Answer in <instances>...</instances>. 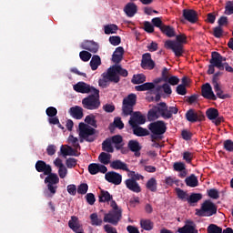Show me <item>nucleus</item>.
Wrapping results in <instances>:
<instances>
[{
    "instance_id": "f03ea898",
    "label": "nucleus",
    "mask_w": 233,
    "mask_h": 233,
    "mask_svg": "<svg viewBox=\"0 0 233 233\" xmlns=\"http://www.w3.org/2000/svg\"><path fill=\"white\" fill-rule=\"evenodd\" d=\"M177 41L167 40L165 42V48L167 50H172L176 57H181L185 50L183 49V45H187V35H177L176 36Z\"/></svg>"
},
{
    "instance_id": "9d476101",
    "label": "nucleus",
    "mask_w": 233,
    "mask_h": 233,
    "mask_svg": "<svg viewBox=\"0 0 233 233\" xmlns=\"http://www.w3.org/2000/svg\"><path fill=\"white\" fill-rule=\"evenodd\" d=\"M75 92H78L79 94H98L99 89L85 83L78 82L75 86H73Z\"/></svg>"
},
{
    "instance_id": "b1692460",
    "label": "nucleus",
    "mask_w": 233,
    "mask_h": 233,
    "mask_svg": "<svg viewBox=\"0 0 233 233\" xmlns=\"http://www.w3.org/2000/svg\"><path fill=\"white\" fill-rule=\"evenodd\" d=\"M179 233H198L194 221L187 220L184 227L177 229Z\"/></svg>"
},
{
    "instance_id": "4468645a",
    "label": "nucleus",
    "mask_w": 233,
    "mask_h": 233,
    "mask_svg": "<svg viewBox=\"0 0 233 233\" xmlns=\"http://www.w3.org/2000/svg\"><path fill=\"white\" fill-rule=\"evenodd\" d=\"M201 96L204 99H208L209 101H218V96L214 94L212 90V86L209 83H206L201 86Z\"/></svg>"
},
{
    "instance_id": "bf43d9fd",
    "label": "nucleus",
    "mask_w": 233,
    "mask_h": 233,
    "mask_svg": "<svg viewBox=\"0 0 233 233\" xmlns=\"http://www.w3.org/2000/svg\"><path fill=\"white\" fill-rule=\"evenodd\" d=\"M113 125H115L116 128H118V130H123L125 128V124L119 116L115 117Z\"/></svg>"
},
{
    "instance_id": "7c9ffc66",
    "label": "nucleus",
    "mask_w": 233,
    "mask_h": 233,
    "mask_svg": "<svg viewBox=\"0 0 233 233\" xmlns=\"http://www.w3.org/2000/svg\"><path fill=\"white\" fill-rule=\"evenodd\" d=\"M124 54H125V49L123 48V46L116 47L112 56L113 63H121V61H123Z\"/></svg>"
},
{
    "instance_id": "2eb2a0df",
    "label": "nucleus",
    "mask_w": 233,
    "mask_h": 233,
    "mask_svg": "<svg viewBox=\"0 0 233 233\" xmlns=\"http://www.w3.org/2000/svg\"><path fill=\"white\" fill-rule=\"evenodd\" d=\"M182 16L186 21L191 23V25H195L197 21H199L198 12L194 9H183Z\"/></svg>"
},
{
    "instance_id": "ea45409f",
    "label": "nucleus",
    "mask_w": 233,
    "mask_h": 233,
    "mask_svg": "<svg viewBox=\"0 0 233 233\" xmlns=\"http://www.w3.org/2000/svg\"><path fill=\"white\" fill-rule=\"evenodd\" d=\"M203 199V195L201 193H191V195L187 198V203L189 205H194V203H198Z\"/></svg>"
},
{
    "instance_id": "0eeeda50",
    "label": "nucleus",
    "mask_w": 233,
    "mask_h": 233,
    "mask_svg": "<svg viewBox=\"0 0 233 233\" xmlns=\"http://www.w3.org/2000/svg\"><path fill=\"white\" fill-rule=\"evenodd\" d=\"M82 106L86 110H97L101 106V100H99L98 94L93 93L82 99Z\"/></svg>"
},
{
    "instance_id": "72a5a7b5",
    "label": "nucleus",
    "mask_w": 233,
    "mask_h": 233,
    "mask_svg": "<svg viewBox=\"0 0 233 233\" xmlns=\"http://www.w3.org/2000/svg\"><path fill=\"white\" fill-rule=\"evenodd\" d=\"M160 32H162L164 35H167V37H176V29L171 25H164L161 27Z\"/></svg>"
},
{
    "instance_id": "1a4fd4ad",
    "label": "nucleus",
    "mask_w": 233,
    "mask_h": 233,
    "mask_svg": "<svg viewBox=\"0 0 233 233\" xmlns=\"http://www.w3.org/2000/svg\"><path fill=\"white\" fill-rule=\"evenodd\" d=\"M148 130L153 134L152 139H157V136H163L167 132V124L163 120H157L147 126Z\"/></svg>"
},
{
    "instance_id": "69168bd1",
    "label": "nucleus",
    "mask_w": 233,
    "mask_h": 233,
    "mask_svg": "<svg viewBox=\"0 0 233 233\" xmlns=\"http://www.w3.org/2000/svg\"><path fill=\"white\" fill-rule=\"evenodd\" d=\"M166 83H168L171 86H176V85H179V77L176 76H169Z\"/></svg>"
},
{
    "instance_id": "aec40b11",
    "label": "nucleus",
    "mask_w": 233,
    "mask_h": 233,
    "mask_svg": "<svg viewBox=\"0 0 233 233\" xmlns=\"http://www.w3.org/2000/svg\"><path fill=\"white\" fill-rule=\"evenodd\" d=\"M125 185L128 190H131V192H135L136 194L141 192V186H139V183L134 178H127L125 181Z\"/></svg>"
},
{
    "instance_id": "5fc2aeb1",
    "label": "nucleus",
    "mask_w": 233,
    "mask_h": 233,
    "mask_svg": "<svg viewBox=\"0 0 233 233\" xmlns=\"http://www.w3.org/2000/svg\"><path fill=\"white\" fill-rule=\"evenodd\" d=\"M79 57L82 61H84V63H86L92 58V54H90L88 51H81L79 53Z\"/></svg>"
},
{
    "instance_id": "dca6fc26",
    "label": "nucleus",
    "mask_w": 233,
    "mask_h": 233,
    "mask_svg": "<svg viewBox=\"0 0 233 233\" xmlns=\"http://www.w3.org/2000/svg\"><path fill=\"white\" fill-rule=\"evenodd\" d=\"M106 181L112 183L113 185H121L123 181V176L116 171H109L105 175Z\"/></svg>"
},
{
    "instance_id": "412c9836",
    "label": "nucleus",
    "mask_w": 233,
    "mask_h": 233,
    "mask_svg": "<svg viewBox=\"0 0 233 233\" xmlns=\"http://www.w3.org/2000/svg\"><path fill=\"white\" fill-rule=\"evenodd\" d=\"M173 170H175V172H180L178 177H181V179L187 177V174H188L187 166L184 162H175L173 164Z\"/></svg>"
},
{
    "instance_id": "79ce46f5",
    "label": "nucleus",
    "mask_w": 233,
    "mask_h": 233,
    "mask_svg": "<svg viewBox=\"0 0 233 233\" xmlns=\"http://www.w3.org/2000/svg\"><path fill=\"white\" fill-rule=\"evenodd\" d=\"M216 94H217V97H218V99H230V95L229 94H223V90L221 89V86L219 85H216L215 86H213Z\"/></svg>"
},
{
    "instance_id": "bb28decb",
    "label": "nucleus",
    "mask_w": 233,
    "mask_h": 233,
    "mask_svg": "<svg viewBox=\"0 0 233 233\" xmlns=\"http://www.w3.org/2000/svg\"><path fill=\"white\" fill-rule=\"evenodd\" d=\"M69 114L74 119H83V107L79 106H75L69 108Z\"/></svg>"
},
{
    "instance_id": "6ab92c4d",
    "label": "nucleus",
    "mask_w": 233,
    "mask_h": 233,
    "mask_svg": "<svg viewBox=\"0 0 233 233\" xmlns=\"http://www.w3.org/2000/svg\"><path fill=\"white\" fill-rule=\"evenodd\" d=\"M35 167L36 171L43 172L44 176L52 172V166L43 160L36 161Z\"/></svg>"
},
{
    "instance_id": "f704fd0d",
    "label": "nucleus",
    "mask_w": 233,
    "mask_h": 233,
    "mask_svg": "<svg viewBox=\"0 0 233 233\" xmlns=\"http://www.w3.org/2000/svg\"><path fill=\"white\" fill-rule=\"evenodd\" d=\"M185 183L187 187L195 188V187H198V185H199V180H198V177H196V175L191 174L189 177H186Z\"/></svg>"
},
{
    "instance_id": "e2e57ef3",
    "label": "nucleus",
    "mask_w": 233,
    "mask_h": 233,
    "mask_svg": "<svg viewBox=\"0 0 233 233\" xmlns=\"http://www.w3.org/2000/svg\"><path fill=\"white\" fill-rule=\"evenodd\" d=\"M213 35H214V37H217V39H219L220 37H222L223 36V27H221L219 25L214 27Z\"/></svg>"
},
{
    "instance_id": "423d86ee",
    "label": "nucleus",
    "mask_w": 233,
    "mask_h": 233,
    "mask_svg": "<svg viewBox=\"0 0 233 233\" xmlns=\"http://www.w3.org/2000/svg\"><path fill=\"white\" fill-rule=\"evenodd\" d=\"M137 103V95L131 93L123 99L122 102V114L125 117L132 116L134 112V106Z\"/></svg>"
},
{
    "instance_id": "8fccbe9b",
    "label": "nucleus",
    "mask_w": 233,
    "mask_h": 233,
    "mask_svg": "<svg viewBox=\"0 0 233 233\" xmlns=\"http://www.w3.org/2000/svg\"><path fill=\"white\" fill-rule=\"evenodd\" d=\"M127 147L131 152H139L141 150V147L139 146V142L136 140H130L127 144Z\"/></svg>"
},
{
    "instance_id": "774afa93",
    "label": "nucleus",
    "mask_w": 233,
    "mask_h": 233,
    "mask_svg": "<svg viewBox=\"0 0 233 233\" xmlns=\"http://www.w3.org/2000/svg\"><path fill=\"white\" fill-rule=\"evenodd\" d=\"M86 200L88 205H94L96 203V196L93 193H87L86 195Z\"/></svg>"
},
{
    "instance_id": "f3484780",
    "label": "nucleus",
    "mask_w": 233,
    "mask_h": 233,
    "mask_svg": "<svg viewBox=\"0 0 233 233\" xmlns=\"http://www.w3.org/2000/svg\"><path fill=\"white\" fill-rule=\"evenodd\" d=\"M88 172L91 174V176H96V174H106L108 172V168L105 165L97 164V163H92L88 166Z\"/></svg>"
},
{
    "instance_id": "a878e982",
    "label": "nucleus",
    "mask_w": 233,
    "mask_h": 233,
    "mask_svg": "<svg viewBox=\"0 0 233 233\" xmlns=\"http://www.w3.org/2000/svg\"><path fill=\"white\" fill-rule=\"evenodd\" d=\"M98 201L99 203H112L114 201V197L110 195V192L105 190V189H100V193L98 195Z\"/></svg>"
},
{
    "instance_id": "09e8293b",
    "label": "nucleus",
    "mask_w": 233,
    "mask_h": 233,
    "mask_svg": "<svg viewBox=\"0 0 233 233\" xmlns=\"http://www.w3.org/2000/svg\"><path fill=\"white\" fill-rule=\"evenodd\" d=\"M85 123L88 125V127H94V128H97V120H96V116L88 115L85 118Z\"/></svg>"
},
{
    "instance_id": "58836bf2",
    "label": "nucleus",
    "mask_w": 233,
    "mask_h": 233,
    "mask_svg": "<svg viewBox=\"0 0 233 233\" xmlns=\"http://www.w3.org/2000/svg\"><path fill=\"white\" fill-rule=\"evenodd\" d=\"M112 145L110 138H106L102 143V150H104V152H108V154H113L114 147Z\"/></svg>"
},
{
    "instance_id": "a19ab883",
    "label": "nucleus",
    "mask_w": 233,
    "mask_h": 233,
    "mask_svg": "<svg viewBox=\"0 0 233 233\" xmlns=\"http://www.w3.org/2000/svg\"><path fill=\"white\" fill-rule=\"evenodd\" d=\"M89 218L93 227H101L103 225V219L97 216V213L91 214Z\"/></svg>"
},
{
    "instance_id": "338daca9",
    "label": "nucleus",
    "mask_w": 233,
    "mask_h": 233,
    "mask_svg": "<svg viewBox=\"0 0 233 233\" xmlns=\"http://www.w3.org/2000/svg\"><path fill=\"white\" fill-rule=\"evenodd\" d=\"M224 150H227V152H233V141L231 139L224 141Z\"/></svg>"
},
{
    "instance_id": "052dcab7",
    "label": "nucleus",
    "mask_w": 233,
    "mask_h": 233,
    "mask_svg": "<svg viewBox=\"0 0 233 233\" xmlns=\"http://www.w3.org/2000/svg\"><path fill=\"white\" fill-rule=\"evenodd\" d=\"M66 165L67 168H76V167L77 166V159L74 157H69L66 160Z\"/></svg>"
},
{
    "instance_id": "e433bc0d",
    "label": "nucleus",
    "mask_w": 233,
    "mask_h": 233,
    "mask_svg": "<svg viewBox=\"0 0 233 233\" xmlns=\"http://www.w3.org/2000/svg\"><path fill=\"white\" fill-rule=\"evenodd\" d=\"M140 227L143 228V230H147V232H150V230L154 229V222L150 219H141L140 220Z\"/></svg>"
},
{
    "instance_id": "c9c22d12",
    "label": "nucleus",
    "mask_w": 233,
    "mask_h": 233,
    "mask_svg": "<svg viewBox=\"0 0 233 233\" xmlns=\"http://www.w3.org/2000/svg\"><path fill=\"white\" fill-rule=\"evenodd\" d=\"M89 65L91 66V70H97V68L101 66V57L97 55H94L91 58Z\"/></svg>"
},
{
    "instance_id": "f8f14e48",
    "label": "nucleus",
    "mask_w": 233,
    "mask_h": 233,
    "mask_svg": "<svg viewBox=\"0 0 233 233\" xmlns=\"http://www.w3.org/2000/svg\"><path fill=\"white\" fill-rule=\"evenodd\" d=\"M129 116H131L128 121L130 127L145 125L147 123V116L139 111H133Z\"/></svg>"
},
{
    "instance_id": "39448f33",
    "label": "nucleus",
    "mask_w": 233,
    "mask_h": 233,
    "mask_svg": "<svg viewBox=\"0 0 233 233\" xmlns=\"http://www.w3.org/2000/svg\"><path fill=\"white\" fill-rule=\"evenodd\" d=\"M218 214V206L211 200H205L200 208L197 209V216L200 218H210Z\"/></svg>"
},
{
    "instance_id": "13d9d810",
    "label": "nucleus",
    "mask_w": 233,
    "mask_h": 233,
    "mask_svg": "<svg viewBox=\"0 0 233 233\" xmlns=\"http://www.w3.org/2000/svg\"><path fill=\"white\" fill-rule=\"evenodd\" d=\"M151 23H152L153 26L159 28V30H161V28H163V26H165V25L163 24V20H161V18H159V17L153 18L151 20Z\"/></svg>"
},
{
    "instance_id": "5701e85b",
    "label": "nucleus",
    "mask_w": 233,
    "mask_h": 233,
    "mask_svg": "<svg viewBox=\"0 0 233 233\" xmlns=\"http://www.w3.org/2000/svg\"><path fill=\"white\" fill-rule=\"evenodd\" d=\"M68 227L75 233L83 230V226L79 223V218L76 216L71 217V219L68 221Z\"/></svg>"
},
{
    "instance_id": "f257e3e1",
    "label": "nucleus",
    "mask_w": 233,
    "mask_h": 233,
    "mask_svg": "<svg viewBox=\"0 0 233 233\" xmlns=\"http://www.w3.org/2000/svg\"><path fill=\"white\" fill-rule=\"evenodd\" d=\"M110 207L112 209L104 215L103 221L104 223L113 225V227H117V225H119V221H121L123 218V209L117 206L116 200H112Z\"/></svg>"
},
{
    "instance_id": "473e14b6",
    "label": "nucleus",
    "mask_w": 233,
    "mask_h": 233,
    "mask_svg": "<svg viewBox=\"0 0 233 233\" xmlns=\"http://www.w3.org/2000/svg\"><path fill=\"white\" fill-rule=\"evenodd\" d=\"M154 88H156V85L152 82H147L135 86V90H137V92H147V90H154Z\"/></svg>"
},
{
    "instance_id": "c85d7f7f",
    "label": "nucleus",
    "mask_w": 233,
    "mask_h": 233,
    "mask_svg": "<svg viewBox=\"0 0 233 233\" xmlns=\"http://www.w3.org/2000/svg\"><path fill=\"white\" fill-rule=\"evenodd\" d=\"M124 12L127 17H134L137 14V5L134 3H127L124 7Z\"/></svg>"
},
{
    "instance_id": "864d4df0",
    "label": "nucleus",
    "mask_w": 233,
    "mask_h": 233,
    "mask_svg": "<svg viewBox=\"0 0 233 233\" xmlns=\"http://www.w3.org/2000/svg\"><path fill=\"white\" fill-rule=\"evenodd\" d=\"M211 57L214 59V58H217L218 59V61L220 62V68H223V63H225V61H227V58L224 57L223 56H221V54L214 51L211 53Z\"/></svg>"
},
{
    "instance_id": "393cba45",
    "label": "nucleus",
    "mask_w": 233,
    "mask_h": 233,
    "mask_svg": "<svg viewBox=\"0 0 233 233\" xmlns=\"http://www.w3.org/2000/svg\"><path fill=\"white\" fill-rule=\"evenodd\" d=\"M111 143L114 145L116 150H123L125 147V142H123V137L121 135H115L109 138Z\"/></svg>"
},
{
    "instance_id": "2f4dec72",
    "label": "nucleus",
    "mask_w": 233,
    "mask_h": 233,
    "mask_svg": "<svg viewBox=\"0 0 233 233\" xmlns=\"http://www.w3.org/2000/svg\"><path fill=\"white\" fill-rule=\"evenodd\" d=\"M161 106L159 104H157V106L153 107L152 109H150L147 113V119L149 121H154V119H157V117H159L157 116V114H160L161 116Z\"/></svg>"
},
{
    "instance_id": "4d7b16f0",
    "label": "nucleus",
    "mask_w": 233,
    "mask_h": 233,
    "mask_svg": "<svg viewBox=\"0 0 233 233\" xmlns=\"http://www.w3.org/2000/svg\"><path fill=\"white\" fill-rule=\"evenodd\" d=\"M117 30V25L112 24L105 26V34L107 35L110 34H116V31Z\"/></svg>"
},
{
    "instance_id": "3c124183",
    "label": "nucleus",
    "mask_w": 233,
    "mask_h": 233,
    "mask_svg": "<svg viewBox=\"0 0 233 233\" xmlns=\"http://www.w3.org/2000/svg\"><path fill=\"white\" fill-rule=\"evenodd\" d=\"M208 233H223V228L216 224H210L208 227Z\"/></svg>"
},
{
    "instance_id": "a211bd4d",
    "label": "nucleus",
    "mask_w": 233,
    "mask_h": 233,
    "mask_svg": "<svg viewBox=\"0 0 233 233\" xmlns=\"http://www.w3.org/2000/svg\"><path fill=\"white\" fill-rule=\"evenodd\" d=\"M80 48L83 50H87V52H91L92 54H97L99 50V45L92 40H85L80 45Z\"/></svg>"
},
{
    "instance_id": "0e129e2a",
    "label": "nucleus",
    "mask_w": 233,
    "mask_h": 233,
    "mask_svg": "<svg viewBox=\"0 0 233 233\" xmlns=\"http://www.w3.org/2000/svg\"><path fill=\"white\" fill-rule=\"evenodd\" d=\"M46 113L48 117H56V116H57V108L49 106L46 108Z\"/></svg>"
},
{
    "instance_id": "680f3d73",
    "label": "nucleus",
    "mask_w": 233,
    "mask_h": 233,
    "mask_svg": "<svg viewBox=\"0 0 233 233\" xmlns=\"http://www.w3.org/2000/svg\"><path fill=\"white\" fill-rule=\"evenodd\" d=\"M88 192V184L82 183L77 187V194L85 195Z\"/></svg>"
},
{
    "instance_id": "9b49d317",
    "label": "nucleus",
    "mask_w": 233,
    "mask_h": 233,
    "mask_svg": "<svg viewBox=\"0 0 233 233\" xmlns=\"http://www.w3.org/2000/svg\"><path fill=\"white\" fill-rule=\"evenodd\" d=\"M159 105L161 106V109L159 110L161 111V117H163V119H171L173 114L176 115L179 112L177 106L168 107L165 102H161Z\"/></svg>"
},
{
    "instance_id": "37998d69",
    "label": "nucleus",
    "mask_w": 233,
    "mask_h": 233,
    "mask_svg": "<svg viewBox=\"0 0 233 233\" xmlns=\"http://www.w3.org/2000/svg\"><path fill=\"white\" fill-rule=\"evenodd\" d=\"M110 159H112V155L106 152H102L98 156V161H100L102 165H109Z\"/></svg>"
},
{
    "instance_id": "ddd939ff",
    "label": "nucleus",
    "mask_w": 233,
    "mask_h": 233,
    "mask_svg": "<svg viewBox=\"0 0 233 233\" xmlns=\"http://www.w3.org/2000/svg\"><path fill=\"white\" fill-rule=\"evenodd\" d=\"M186 119L189 123H201V121H205V115L196 112L195 109H189L186 113Z\"/></svg>"
},
{
    "instance_id": "c03bdc74",
    "label": "nucleus",
    "mask_w": 233,
    "mask_h": 233,
    "mask_svg": "<svg viewBox=\"0 0 233 233\" xmlns=\"http://www.w3.org/2000/svg\"><path fill=\"white\" fill-rule=\"evenodd\" d=\"M175 191L178 199L181 201H188L189 195L187 193V191L181 189L180 187H176Z\"/></svg>"
},
{
    "instance_id": "7ed1b4c3",
    "label": "nucleus",
    "mask_w": 233,
    "mask_h": 233,
    "mask_svg": "<svg viewBox=\"0 0 233 233\" xmlns=\"http://www.w3.org/2000/svg\"><path fill=\"white\" fill-rule=\"evenodd\" d=\"M47 177L45 178L44 183L47 185V190L44 191L46 198H54L56 193L57 192V184L59 183V177L56 173L50 172V174H46Z\"/></svg>"
},
{
    "instance_id": "a18cd8bd",
    "label": "nucleus",
    "mask_w": 233,
    "mask_h": 233,
    "mask_svg": "<svg viewBox=\"0 0 233 233\" xmlns=\"http://www.w3.org/2000/svg\"><path fill=\"white\" fill-rule=\"evenodd\" d=\"M146 187L151 192H157V180H156L154 177H151L147 182Z\"/></svg>"
},
{
    "instance_id": "6e6552de",
    "label": "nucleus",
    "mask_w": 233,
    "mask_h": 233,
    "mask_svg": "<svg viewBox=\"0 0 233 233\" xmlns=\"http://www.w3.org/2000/svg\"><path fill=\"white\" fill-rule=\"evenodd\" d=\"M119 81H121V78L116 75L114 66H112L107 69V72L102 74V79L98 80V85L103 88H106L108 83H119Z\"/></svg>"
},
{
    "instance_id": "603ef678",
    "label": "nucleus",
    "mask_w": 233,
    "mask_h": 233,
    "mask_svg": "<svg viewBox=\"0 0 233 233\" xmlns=\"http://www.w3.org/2000/svg\"><path fill=\"white\" fill-rule=\"evenodd\" d=\"M156 66V62L154 60H147V62H144L141 64V67L144 68V70H154Z\"/></svg>"
},
{
    "instance_id": "c756f323",
    "label": "nucleus",
    "mask_w": 233,
    "mask_h": 233,
    "mask_svg": "<svg viewBox=\"0 0 233 233\" xmlns=\"http://www.w3.org/2000/svg\"><path fill=\"white\" fill-rule=\"evenodd\" d=\"M209 63L210 65L208 66V74L209 76L214 74V72H216V68H218V70L219 68H221V62H219L218 58H213L211 56Z\"/></svg>"
},
{
    "instance_id": "de8ad7c7",
    "label": "nucleus",
    "mask_w": 233,
    "mask_h": 233,
    "mask_svg": "<svg viewBox=\"0 0 233 233\" xmlns=\"http://www.w3.org/2000/svg\"><path fill=\"white\" fill-rule=\"evenodd\" d=\"M115 69V74L117 76H121L122 77H128V71L123 68L121 66L115 65L113 66Z\"/></svg>"
},
{
    "instance_id": "49530a36",
    "label": "nucleus",
    "mask_w": 233,
    "mask_h": 233,
    "mask_svg": "<svg viewBox=\"0 0 233 233\" xmlns=\"http://www.w3.org/2000/svg\"><path fill=\"white\" fill-rule=\"evenodd\" d=\"M145 81H147V76L142 74L134 75L131 79V83H133V85H141V83H145Z\"/></svg>"
},
{
    "instance_id": "4c0bfd02",
    "label": "nucleus",
    "mask_w": 233,
    "mask_h": 233,
    "mask_svg": "<svg viewBox=\"0 0 233 233\" xmlns=\"http://www.w3.org/2000/svg\"><path fill=\"white\" fill-rule=\"evenodd\" d=\"M206 116L208 119L210 121H214V119H218L219 116V111L214 107H210L206 111Z\"/></svg>"
},
{
    "instance_id": "4be33fe9",
    "label": "nucleus",
    "mask_w": 233,
    "mask_h": 233,
    "mask_svg": "<svg viewBox=\"0 0 233 233\" xmlns=\"http://www.w3.org/2000/svg\"><path fill=\"white\" fill-rule=\"evenodd\" d=\"M111 168L114 170H123L124 172H130L128 164L121 161L120 159L114 160L110 163Z\"/></svg>"
},
{
    "instance_id": "cd10ccee",
    "label": "nucleus",
    "mask_w": 233,
    "mask_h": 233,
    "mask_svg": "<svg viewBox=\"0 0 233 233\" xmlns=\"http://www.w3.org/2000/svg\"><path fill=\"white\" fill-rule=\"evenodd\" d=\"M134 136L137 137H145L146 136H150V131L139 126H131Z\"/></svg>"
},
{
    "instance_id": "6e6d98bb",
    "label": "nucleus",
    "mask_w": 233,
    "mask_h": 233,
    "mask_svg": "<svg viewBox=\"0 0 233 233\" xmlns=\"http://www.w3.org/2000/svg\"><path fill=\"white\" fill-rule=\"evenodd\" d=\"M224 14L226 15H232V14H233V2L232 1H228L226 3Z\"/></svg>"
},
{
    "instance_id": "20e7f679",
    "label": "nucleus",
    "mask_w": 233,
    "mask_h": 233,
    "mask_svg": "<svg viewBox=\"0 0 233 233\" xmlns=\"http://www.w3.org/2000/svg\"><path fill=\"white\" fill-rule=\"evenodd\" d=\"M80 143L86 141L87 143H94L96 141V128L81 122L78 126Z\"/></svg>"
}]
</instances>
